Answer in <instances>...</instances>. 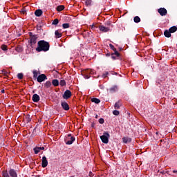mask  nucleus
Segmentation results:
<instances>
[{
    "label": "nucleus",
    "instance_id": "f257e3e1",
    "mask_svg": "<svg viewBox=\"0 0 177 177\" xmlns=\"http://www.w3.org/2000/svg\"><path fill=\"white\" fill-rule=\"evenodd\" d=\"M37 48H36L37 52H48L49 50V43L41 40L38 41Z\"/></svg>",
    "mask_w": 177,
    "mask_h": 177
},
{
    "label": "nucleus",
    "instance_id": "f03ea898",
    "mask_svg": "<svg viewBox=\"0 0 177 177\" xmlns=\"http://www.w3.org/2000/svg\"><path fill=\"white\" fill-rule=\"evenodd\" d=\"M100 138L102 143L107 145V143H109V139H110V134H109V133L107 132H104L103 135L101 136Z\"/></svg>",
    "mask_w": 177,
    "mask_h": 177
},
{
    "label": "nucleus",
    "instance_id": "7ed1b4c3",
    "mask_svg": "<svg viewBox=\"0 0 177 177\" xmlns=\"http://www.w3.org/2000/svg\"><path fill=\"white\" fill-rule=\"evenodd\" d=\"M41 167L43 168H46V167H48V159H46V156L42 157Z\"/></svg>",
    "mask_w": 177,
    "mask_h": 177
},
{
    "label": "nucleus",
    "instance_id": "20e7f679",
    "mask_svg": "<svg viewBox=\"0 0 177 177\" xmlns=\"http://www.w3.org/2000/svg\"><path fill=\"white\" fill-rule=\"evenodd\" d=\"M158 12L160 15V16H167V9L165 8H159L158 10Z\"/></svg>",
    "mask_w": 177,
    "mask_h": 177
},
{
    "label": "nucleus",
    "instance_id": "39448f33",
    "mask_svg": "<svg viewBox=\"0 0 177 177\" xmlns=\"http://www.w3.org/2000/svg\"><path fill=\"white\" fill-rule=\"evenodd\" d=\"M46 80V75L45 74H41L37 77V82H44Z\"/></svg>",
    "mask_w": 177,
    "mask_h": 177
},
{
    "label": "nucleus",
    "instance_id": "423d86ee",
    "mask_svg": "<svg viewBox=\"0 0 177 177\" xmlns=\"http://www.w3.org/2000/svg\"><path fill=\"white\" fill-rule=\"evenodd\" d=\"M63 97L64 99H69V97H71V91L66 90L63 95Z\"/></svg>",
    "mask_w": 177,
    "mask_h": 177
},
{
    "label": "nucleus",
    "instance_id": "0eeeda50",
    "mask_svg": "<svg viewBox=\"0 0 177 177\" xmlns=\"http://www.w3.org/2000/svg\"><path fill=\"white\" fill-rule=\"evenodd\" d=\"M62 107L64 109V110H66V111L70 110V106H68V104L66 102H62L61 103Z\"/></svg>",
    "mask_w": 177,
    "mask_h": 177
},
{
    "label": "nucleus",
    "instance_id": "6e6552de",
    "mask_svg": "<svg viewBox=\"0 0 177 177\" xmlns=\"http://www.w3.org/2000/svg\"><path fill=\"white\" fill-rule=\"evenodd\" d=\"M33 150H34L35 154H38L41 151V150H45V147H36L33 149Z\"/></svg>",
    "mask_w": 177,
    "mask_h": 177
},
{
    "label": "nucleus",
    "instance_id": "1a4fd4ad",
    "mask_svg": "<svg viewBox=\"0 0 177 177\" xmlns=\"http://www.w3.org/2000/svg\"><path fill=\"white\" fill-rule=\"evenodd\" d=\"M100 31H102V32H108V31H110V28L105 27L103 26H101L99 27Z\"/></svg>",
    "mask_w": 177,
    "mask_h": 177
},
{
    "label": "nucleus",
    "instance_id": "9d476101",
    "mask_svg": "<svg viewBox=\"0 0 177 177\" xmlns=\"http://www.w3.org/2000/svg\"><path fill=\"white\" fill-rule=\"evenodd\" d=\"M9 174L11 177H17V173L13 169H10Z\"/></svg>",
    "mask_w": 177,
    "mask_h": 177
},
{
    "label": "nucleus",
    "instance_id": "9b49d317",
    "mask_svg": "<svg viewBox=\"0 0 177 177\" xmlns=\"http://www.w3.org/2000/svg\"><path fill=\"white\" fill-rule=\"evenodd\" d=\"M32 100L35 102V103H38V102H39V95L37 94H34L32 96Z\"/></svg>",
    "mask_w": 177,
    "mask_h": 177
},
{
    "label": "nucleus",
    "instance_id": "f8f14e48",
    "mask_svg": "<svg viewBox=\"0 0 177 177\" xmlns=\"http://www.w3.org/2000/svg\"><path fill=\"white\" fill-rule=\"evenodd\" d=\"M131 138L128 137H124L122 138L123 143H131Z\"/></svg>",
    "mask_w": 177,
    "mask_h": 177
},
{
    "label": "nucleus",
    "instance_id": "ddd939ff",
    "mask_svg": "<svg viewBox=\"0 0 177 177\" xmlns=\"http://www.w3.org/2000/svg\"><path fill=\"white\" fill-rule=\"evenodd\" d=\"M164 35L165 37H166L167 38H169L171 37V32L168 30H166L165 32H164Z\"/></svg>",
    "mask_w": 177,
    "mask_h": 177
},
{
    "label": "nucleus",
    "instance_id": "4468645a",
    "mask_svg": "<svg viewBox=\"0 0 177 177\" xmlns=\"http://www.w3.org/2000/svg\"><path fill=\"white\" fill-rule=\"evenodd\" d=\"M35 16H37V17H39V16H41V15H42V10H37L35 12Z\"/></svg>",
    "mask_w": 177,
    "mask_h": 177
},
{
    "label": "nucleus",
    "instance_id": "2eb2a0df",
    "mask_svg": "<svg viewBox=\"0 0 177 177\" xmlns=\"http://www.w3.org/2000/svg\"><path fill=\"white\" fill-rule=\"evenodd\" d=\"M169 32L171 33H173V32H175L176 31H177V27L176 26H173V27H171L169 29Z\"/></svg>",
    "mask_w": 177,
    "mask_h": 177
},
{
    "label": "nucleus",
    "instance_id": "dca6fc26",
    "mask_svg": "<svg viewBox=\"0 0 177 177\" xmlns=\"http://www.w3.org/2000/svg\"><path fill=\"white\" fill-rule=\"evenodd\" d=\"M74 140H75V138L71 137V140H68L66 142V145H73V143L74 142Z\"/></svg>",
    "mask_w": 177,
    "mask_h": 177
},
{
    "label": "nucleus",
    "instance_id": "f3484780",
    "mask_svg": "<svg viewBox=\"0 0 177 177\" xmlns=\"http://www.w3.org/2000/svg\"><path fill=\"white\" fill-rule=\"evenodd\" d=\"M55 35L56 38H61L62 37V34L60 33V32H59V30H55Z\"/></svg>",
    "mask_w": 177,
    "mask_h": 177
},
{
    "label": "nucleus",
    "instance_id": "a211bd4d",
    "mask_svg": "<svg viewBox=\"0 0 177 177\" xmlns=\"http://www.w3.org/2000/svg\"><path fill=\"white\" fill-rule=\"evenodd\" d=\"M53 85H54V86H59V80H53L52 82Z\"/></svg>",
    "mask_w": 177,
    "mask_h": 177
},
{
    "label": "nucleus",
    "instance_id": "6ab92c4d",
    "mask_svg": "<svg viewBox=\"0 0 177 177\" xmlns=\"http://www.w3.org/2000/svg\"><path fill=\"white\" fill-rule=\"evenodd\" d=\"M64 10V6H59L57 8V12H62V10Z\"/></svg>",
    "mask_w": 177,
    "mask_h": 177
},
{
    "label": "nucleus",
    "instance_id": "aec40b11",
    "mask_svg": "<svg viewBox=\"0 0 177 177\" xmlns=\"http://www.w3.org/2000/svg\"><path fill=\"white\" fill-rule=\"evenodd\" d=\"M95 73V71L92 69H88L85 71V74H93Z\"/></svg>",
    "mask_w": 177,
    "mask_h": 177
},
{
    "label": "nucleus",
    "instance_id": "412c9836",
    "mask_svg": "<svg viewBox=\"0 0 177 177\" xmlns=\"http://www.w3.org/2000/svg\"><path fill=\"white\" fill-rule=\"evenodd\" d=\"M52 85V83L50 81H47L45 84L44 86H46V88H50Z\"/></svg>",
    "mask_w": 177,
    "mask_h": 177
},
{
    "label": "nucleus",
    "instance_id": "4be33fe9",
    "mask_svg": "<svg viewBox=\"0 0 177 177\" xmlns=\"http://www.w3.org/2000/svg\"><path fill=\"white\" fill-rule=\"evenodd\" d=\"M24 120L26 121L27 123L30 122L31 121V117L28 115L25 117Z\"/></svg>",
    "mask_w": 177,
    "mask_h": 177
},
{
    "label": "nucleus",
    "instance_id": "5701e85b",
    "mask_svg": "<svg viewBox=\"0 0 177 177\" xmlns=\"http://www.w3.org/2000/svg\"><path fill=\"white\" fill-rule=\"evenodd\" d=\"M92 102L93 103H96V104H98V103L100 102V100L97 98H93Z\"/></svg>",
    "mask_w": 177,
    "mask_h": 177
},
{
    "label": "nucleus",
    "instance_id": "b1692460",
    "mask_svg": "<svg viewBox=\"0 0 177 177\" xmlns=\"http://www.w3.org/2000/svg\"><path fill=\"white\" fill-rule=\"evenodd\" d=\"M140 18L138 16L135 17H134V22L135 23H140Z\"/></svg>",
    "mask_w": 177,
    "mask_h": 177
},
{
    "label": "nucleus",
    "instance_id": "393cba45",
    "mask_svg": "<svg viewBox=\"0 0 177 177\" xmlns=\"http://www.w3.org/2000/svg\"><path fill=\"white\" fill-rule=\"evenodd\" d=\"M85 3L86 6H90L91 3H92V0H85Z\"/></svg>",
    "mask_w": 177,
    "mask_h": 177
},
{
    "label": "nucleus",
    "instance_id": "a878e982",
    "mask_svg": "<svg viewBox=\"0 0 177 177\" xmlns=\"http://www.w3.org/2000/svg\"><path fill=\"white\" fill-rule=\"evenodd\" d=\"M59 85H61V86H64V85H66V81L64 80H60Z\"/></svg>",
    "mask_w": 177,
    "mask_h": 177
},
{
    "label": "nucleus",
    "instance_id": "bb28decb",
    "mask_svg": "<svg viewBox=\"0 0 177 177\" xmlns=\"http://www.w3.org/2000/svg\"><path fill=\"white\" fill-rule=\"evenodd\" d=\"M3 177H10V176H9V173H8V171H3Z\"/></svg>",
    "mask_w": 177,
    "mask_h": 177
},
{
    "label": "nucleus",
    "instance_id": "cd10ccee",
    "mask_svg": "<svg viewBox=\"0 0 177 177\" xmlns=\"http://www.w3.org/2000/svg\"><path fill=\"white\" fill-rule=\"evenodd\" d=\"M30 42H31V44H36L37 43V39H35V37H33L30 39Z\"/></svg>",
    "mask_w": 177,
    "mask_h": 177
},
{
    "label": "nucleus",
    "instance_id": "c85d7f7f",
    "mask_svg": "<svg viewBox=\"0 0 177 177\" xmlns=\"http://www.w3.org/2000/svg\"><path fill=\"white\" fill-rule=\"evenodd\" d=\"M62 27H63V28H70V24H63Z\"/></svg>",
    "mask_w": 177,
    "mask_h": 177
},
{
    "label": "nucleus",
    "instance_id": "c756f323",
    "mask_svg": "<svg viewBox=\"0 0 177 177\" xmlns=\"http://www.w3.org/2000/svg\"><path fill=\"white\" fill-rule=\"evenodd\" d=\"M53 24L54 26H57V24H59V19H55L53 21Z\"/></svg>",
    "mask_w": 177,
    "mask_h": 177
},
{
    "label": "nucleus",
    "instance_id": "7c9ffc66",
    "mask_svg": "<svg viewBox=\"0 0 177 177\" xmlns=\"http://www.w3.org/2000/svg\"><path fill=\"white\" fill-rule=\"evenodd\" d=\"M33 77L35 78H37V77H38V71H33Z\"/></svg>",
    "mask_w": 177,
    "mask_h": 177
},
{
    "label": "nucleus",
    "instance_id": "2f4dec72",
    "mask_svg": "<svg viewBox=\"0 0 177 177\" xmlns=\"http://www.w3.org/2000/svg\"><path fill=\"white\" fill-rule=\"evenodd\" d=\"M113 114L114 115H120V111H117V110H115L113 111Z\"/></svg>",
    "mask_w": 177,
    "mask_h": 177
},
{
    "label": "nucleus",
    "instance_id": "473e14b6",
    "mask_svg": "<svg viewBox=\"0 0 177 177\" xmlns=\"http://www.w3.org/2000/svg\"><path fill=\"white\" fill-rule=\"evenodd\" d=\"M1 49H2V50H8V46L6 45H2L1 46Z\"/></svg>",
    "mask_w": 177,
    "mask_h": 177
},
{
    "label": "nucleus",
    "instance_id": "72a5a7b5",
    "mask_svg": "<svg viewBox=\"0 0 177 177\" xmlns=\"http://www.w3.org/2000/svg\"><path fill=\"white\" fill-rule=\"evenodd\" d=\"M19 80H23V73H19L17 75Z\"/></svg>",
    "mask_w": 177,
    "mask_h": 177
},
{
    "label": "nucleus",
    "instance_id": "f704fd0d",
    "mask_svg": "<svg viewBox=\"0 0 177 177\" xmlns=\"http://www.w3.org/2000/svg\"><path fill=\"white\" fill-rule=\"evenodd\" d=\"M113 51H114V55H115V56H117V57H118L120 56V53H118V51H117V50H115Z\"/></svg>",
    "mask_w": 177,
    "mask_h": 177
},
{
    "label": "nucleus",
    "instance_id": "c9c22d12",
    "mask_svg": "<svg viewBox=\"0 0 177 177\" xmlns=\"http://www.w3.org/2000/svg\"><path fill=\"white\" fill-rule=\"evenodd\" d=\"M120 103L119 102H117L115 104V109H120Z\"/></svg>",
    "mask_w": 177,
    "mask_h": 177
},
{
    "label": "nucleus",
    "instance_id": "e433bc0d",
    "mask_svg": "<svg viewBox=\"0 0 177 177\" xmlns=\"http://www.w3.org/2000/svg\"><path fill=\"white\" fill-rule=\"evenodd\" d=\"M109 47L111 48V49H112V50H116L113 44H109Z\"/></svg>",
    "mask_w": 177,
    "mask_h": 177
},
{
    "label": "nucleus",
    "instance_id": "4c0bfd02",
    "mask_svg": "<svg viewBox=\"0 0 177 177\" xmlns=\"http://www.w3.org/2000/svg\"><path fill=\"white\" fill-rule=\"evenodd\" d=\"M99 122H100V124H104V120L103 118H100L99 120Z\"/></svg>",
    "mask_w": 177,
    "mask_h": 177
},
{
    "label": "nucleus",
    "instance_id": "58836bf2",
    "mask_svg": "<svg viewBox=\"0 0 177 177\" xmlns=\"http://www.w3.org/2000/svg\"><path fill=\"white\" fill-rule=\"evenodd\" d=\"M84 78H85L86 80H89L90 76L88 75H86L84 76Z\"/></svg>",
    "mask_w": 177,
    "mask_h": 177
},
{
    "label": "nucleus",
    "instance_id": "ea45409f",
    "mask_svg": "<svg viewBox=\"0 0 177 177\" xmlns=\"http://www.w3.org/2000/svg\"><path fill=\"white\" fill-rule=\"evenodd\" d=\"M88 175H89V176H91V177L93 176V174L91 171L89 172V174H88Z\"/></svg>",
    "mask_w": 177,
    "mask_h": 177
},
{
    "label": "nucleus",
    "instance_id": "a19ab883",
    "mask_svg": "<svg viewBox=\"0 0 177 177\" xmlns=\"http://www.w3.org/2000/svg\"><path fill=\"white\" fill-rule=\"evenodd\" d=\"M111 58H112L113 60H115V56L111 55Z\"/></svg>",
    "mask_w": 177,
    "mask_h": 177
},
{
    "label": "nucleus",
    "instance_id": "79ce46f5",
    "mask_svg": "<svg viewBox=\"0 0 177 177\" xmlns=\"http://www.w3.org/2000/svg\"><path fill=\"white\" fill-rule=\"evenodd\" d=\"M165 174H167L168 175H171V174H169V171H165Z\"/></svg>",
    "mask_w": 177,
    "mask_h": 177
},
{
    "label": "nucleus",
    "instance_id": "37998d69",
    "mask_svg": "<svg viewBox=\"0 0 177 177\" xmlns=\"http://www.w3.org/2000/svg\"><path fill=\"white\" fill-rule=\"evenodd\" d=\"M91 28H92V30H95V26L93 25V26H91Z\"/></svg>",
    "mask_w": 177,
    "mask_h": 177
},
{
    "label": "nucleus",
    "instance_id": "c03bdc74",
    "mask_svg": "<svg viewBox=\"0 0 177 177\" xmlns=\"http://www.w3.org/2000/svg\"><path fill=\"white\" fill-rule=\"evenodd\" d=\"M173 172H174V174H176L177 171L176 170H174Z\"/></svg>",
    "mask_w": 177,
    "mask_h": 177
},
{
    "label": "nucleus",
    "instance_id": "a18cd8bd",
    "mask_svg": "<svg viewBox=\"0 0 177 177\" xmlns=\"http://www.w3.org/2000/svg\"><path fill=\"white\" fill-rule=\"evenodd\" d=\"M1 92H2V93H5V90H2Z\"/></svg>",
    "mask_w": 177,
    "mask_h": 177
},
{
    "label": "nucleus",
    "instance_id": "49530a36",
    "mask_svg": "<svg viewBox=\"0 0 177 177\" xmlns=\"http://www.w3.org/2000/svg\"><path fill=\"white\" fill-rule=\"evenodd\" d=\"M68 137L71 136V134H68Z\"/></svg>",
    "mask_w": 177,
    "mask_h": 177
},
{
    "label": "nucleus",
    "instance_id": "de8ad7c7",
    "mask_svg": "<svg viewBox=\"0 0 177 177\" xmlns=\"http://www.w3.org/2000/svg\"><path fill=\"white\" fill-rule=\"evenodd\" d=\"M103 77H106V75H103Z\"/></svg>",
    "mask_w": 177,
    "mask_h": 177
},
{
    "label": "nucleus",
    "instance_id": "09e8293b",
    "mask_svg": "<svg viewBox=\"0 0 177 177\" xmlns=\"http://www.w3.org/2000/svg\"><path fill=\"white\" fill-rule=\"evenodd\" d=\"M109 74V73H106V75H108Z\"/></svg>",
    "mask_w": 177,
    "mask_h": 177
}]
</instances>
